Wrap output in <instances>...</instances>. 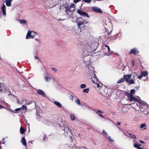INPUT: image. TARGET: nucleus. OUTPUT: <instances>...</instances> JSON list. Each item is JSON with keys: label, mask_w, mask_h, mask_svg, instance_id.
Returning <instances> with one entry per match:
<instances>
[{"label": "nucleus", "mask_w": 149, "mask_h": 149, "mask_svg": "<svg viewBox=\"0 0 149 149\" xmlns=\"http://www.w3.org/2000/svg\"><path fill=\"white\" fill-rule=\"evenodd\" d=\"M139 109H140L141 112H144V114H147L148 113V111H147L148 107L147 105L141 102H139Z\"/></svg>", "instance_id": "nucleus-4"}, {"label": "nucleus", "mask_w": 149, "mask_h": 149, "mask_svg": "<svg viewBox=\"0 0 149 149\" xmlns=\"http://www.w3.org/2000/svg\"><path fill=\"white\" fill-rule=\"evenodd\" d=\"M35 40H36V41H38V42H39L40 40L38 38H36L35 39Z\"/></svg>", "instance_id": "nucleus-51"}, {"label": "nucleus", "mask_w": 149, "mask_h": 149, "mask_svg": "<svg viewBox=\"0 0 149 149\" xmlns=\"http://www.w3.org/2000/svg\"><path fill=\"white\" fill-rule=\"evenodd\" d=\"M137 102L139 103V101L138 100L137 101ZM133 104L134 105V109L137 111L139 110V104H138L136 102H134Z\"/></svg>", "instance_id": "nucleus-11"}, {"label": "nucleus", "mask_w": 149, "mask_h": 149, "mask_svg": "<svg viewBox=\"0 0 149 149\" xmlns=\"http://www.w3.org/2000/svg\"><path fill=\"white\" fill-rule=\"evenodd\" d=\"M3 108V107L2 106L0 105V109Z\"/></svg>", "instance_id": "nucleus-58"}, {"label": "nucleus", "mask_w": 149, "mask_h": 149, "mask_svg": "<svg viewBox=\"0 0 149 149\" xmlns=\"http://www.w3.org/2000/svg\"><path fill=\"white\" fill-rule=\"evenodd\" d=\"M147 128V126L145 124H142L141 125L140 128L143 129H146Z\"/></svg>", "instance_id": "nucleus-23"}, {"label": "nucleus", "mask_w": 149, "mask_h": 149, "mask_svg": "<svg viewBox=\"0 0 149 149\" xmlns=\"http://www.w3.org/2000/svg\"><path fill=\"white\" fill-rule=\"evenodd\" d=\"M70 8H75V6L74 5L73 3L71 4V5H70Z\"/></svg>", "instance_id": "nucleus-42"}, {"label": "nucleus", "mask_w": 149, "mask_h": 149, "mask_svg": "<svg viewBox=\"0 0 149 149\" xmlns=\"http://www.w3.org/2000/svg\"><path fill=\"white\" fill-rule=\"evenodd\" d=\"M141 73L142 74L143 76L145 77L148 74V72L147 71H141Z\"/></svg>", "instance_id": "nucleus-25"}, {"label": "nucleus", "mask_w": 149, "mask_h": 149, "mask_svg": "<svg viewBox=\"0 0 149 149\" xmlns=\"http://www.w3.org/2000/svg\"><path fill=\"white\" fill-rule=\"evenodd\" d=\"M139 53V52L137 49L133 48L129 52V54H132L134 55H136Z\"/></svg>", "instance_id": "nucleus-8"}, {"label": "nucleus", "mask_w": 149, "mask_h": 149, "mask_svg": "<svg viewBox=\"0 0 149 149\" xmlns=\"http://www.w3.org/2000/svg\"><path fill=\"white\" fill-rule=\"evenodd\" d=\"M70 118L72 120H75V117L74 115L73 114L70 115Z\"/></svg>", "instance_id": "nucleus-32"}, {"label": "nucleus", "mask_w": 149, "mask_h": 149, "mask_svg": "<svg viewBox=\"0 0 149 149\" xmlns=\"http://www.w3.org/2000/svg\"><path fill=\"white\" fill-rule=\"evenodd\" d=\"M61 87H62L59 84H58L57 85V88H58V89H60V88H61Z\"/></svg>", "instance_id": "nucleus-50"}, {"label": "nucleus", "mask_w": 149, "mask_h": 149, "mask_svg": "<svg viewBox=\"0 0 149 149\" xmlns=\"http://www.w3.org/2000/svg\"><path fill=\"white\" fill-rule=\"evenodd\" d=\"M19 20L21 24H24L27 23L25 19H19Z\"/></svg>", "instance_id": "nucleus-24"}, {"label": "nucleus", "mask_w": 149, "mask_h": 149, "mask_svg": "<svg viewBox=\"0 0 149 149\" xmlns=\"http://www.w3.org/2000/svg\"><path fill=\"white\" fill-rule=\"evenodd\" d=\"M127 83H128V84L130 85L134 84L135 83V81L133 79H131L128 81Z\"/></svg>", "instance_id": "nucleus-21"}, {"label": "nucleus", "mask_w": 149, "mask_h": 149, "mask_svg": "<svg viewBox=\"0 0 149 149\" xmlns=\"http://www.w3.org/2000/svg\"><path fill=\"white\" fill-rule=\"evenodd\" d=\"M25 101V102H26V101L24 99H22L21 100H19L18 99H17V103L20 104H24V101Z\"/></svg>", "instance_id": "nucleus-18"}, {"label": "nucleus", "mask_w": 149, "mask_h": 149, "mask_svg": "<svg viewBox=\"0 0 149 149\" xmlns=\"http://www.w3.org/2000/svg\"><path fill=\"white\" fill-rule=\"evenodd\" d=\"M31 32L30 31H29L27 32V35L26 36V39H32V38H31Z\"/></svg>", "instance_id": "nucleus-15"}, {"label": "nucleus", "mask_w": 149, "mask_h": 149, "mask_svg": "<svg viewBox=\"0 0 149 149\" xmlns=\"http://www.w3.org/2000/svg\"><path fill=\"white\" fill-rule=\"evenodd\" d=\"M83 20V21L80 22H78V26L79 27L80 25L83 24L84 23V20Z\"/></svg>", "instance_id": "nucleus-33"}, {"label": "nucleus", "mask_w": 149, "mask_h": 149, "mask_svg": "<svg viewBox=\"0 0 149 149\" xmlns=\"http://www.w3.org/2000/svg\"><path fill=\"white\" fill-rule=\"evenodd\" d=\"M21 142L22 143L23 145L25 146H26V140L24 138L22 137V138Z\"/></svg>", "instance_id": "nucleus-19"}, {"label": "nucleus", "mask_w": 149, "mask_h": 149, "mask_svg": "<svg viewBox=\"0 0 149 149\" xmlns=\"http://www.w3.org/2000/svg\"><path fill=\"white\" fill-rule=\"evenodd\" d=\"M45 136H44L43 137V140H45Z\"/></svg>", "instance_id": "nucleus-59"}, {"label": "nucleus", "mask_w": 149, "mask_h": 149, "mask_svg": "<svg viewBox=\"0 0 149 149\" xmlns=\"http://www.w3.org/2000/svg\"><path fill=\"white\" fill-rule=\"evenodd\" d=\"M106 138L108 139V141L110 142H113L114 141L113 139H112L109 136H107Z\"/></svg>", "instance_id": "nucleus-27"}, {"label": "nucleus", "mask_w": 149, "mask_h": 149, "mask_svg": "<svg viewBox=\"0 0 149 149\" xmlns=\"http://www.w3.org/2000/svg\"><path fill=\"white\" fill-rule=\"evenodd\" d=\"M21 109V108H18L15 109V111H19Z\"/></svg>", "instance_id": "nucleus-49"}, {"label": "nucleus", "mask_w": 149, "mask_h": 149, "mask_svg": "<svg viewBox=\"0 0 149 149\" xmlns=\"http://www.w3.org/2000/svg\"><path fill=\"white\" fill-rule=\"evenodd\" d=\"M75 102L76 104L79 105L80 106L81 105V102L79 98H77V100L75 101Z\"/></svg>", "instance_id": "nucleus-30"}, {"label": "nucleus", "mask_w": 149, "mask_h": 149, "mask_svg": "<svg viewBox=\"0 0 149 149\" xmlns=\"http://www.w3.org/2000/svg\"><path fill=\"white\" fill-rule=\"evenodd\" d=\"M30 32L31 35V38H33L35 35L36 33L33 31H30Z\"/></svg>", "instance_id": "nucleus-31"}, {"label": "nucleus", "mask_w": 149, "mask_h": 149, "mask_svg": "<svg viewBox=\"0 0 149 149\" xmlns=\"http://www.w3.org/2000/svg\"><path fill=\"white\" fill-rule=\"evenodd\" d=\"M20 108H21V109H22V110H24V109L26 110L27 109L26 106V105H22V107H21Z\"/></svg>", "instance_id": "nucleus-39"}, {"label": "nucleus", "mask_w": 149, "mask_h": 149, "mask_svg": "<svg viewBox=\"0 0 149 149\" xmlns=\"http://www.w3.org/2000/svg\"><path fill=\"white\" fill-rule=\"evenodd\" d=\"M117 124L118 125H120L121 124V123L120 122H117Z\"/></svg>", "instance_id": "nucleus-52"}, {"label": "nucleus", "mask_w": 149, "mask_h": 149, "mask_svg": "<svg viewBox=\"0 0 149 149\" xmlns=\"http://www.w3.org/2000/svg\"><path fill=\"white\" fill-rule=\"evenodd\" d=\"M20 131L21 133L22 134L24 133L25 132L24 128H23V127H21L20 129Z\"/></svg>", "instance_id": "nucleus-28"}, {"label": "nucleus", "mask_w": 149, "mask_h": 149, "mask_svg": "<svg viewBox=\"0 0 149 149\" xmlns=\"http://www.w3.org/2000/svg\"><path fill=\"white\" fill-rule=\"evenodd\" d=\"M52 69L53 70H54V71H55V69H56V68H52Z\"/></svg>", "instance_id": "nucleus-57"}, {"label": "nucleus", "mask_w": 149, "mask_h": 149, "mask_svg": "<svg viewBox=\"0 0 149 149\" xmlns=\"http://www.w3.org/2000/svg\"><path fill=\"white\" fill-rule=\"evenodd\" d=\"M140 142L141 143H144V141H141V140H140Z\"/></svg>", "instance_id": "nucleus-54"}, {"label": "nucleus", "mask_w": 149, "mask_h": 149, "mask_svg": "<svg viewBox=\"0 0 149 149\" xmlns=\"http://www.w3.org/2000/svg\"><path fill=\"white\" fill-rule=\"evenodd\" d=\"M141 145V144H138L137 143H134L133 146L134 147L138 149Z\"/></svg>", "instance_id": "nucleus-26"}, {"label": "nucleus", "mask_w": 149, "mask_h": 149, "mask_svg": "<svg viewBox=\"0 0 149 149\" xmlns=\"http://www.w3.org/2000/svg\"><path fill=\"white\" fill-rule=\"evenodd\" d=\"M99 114V115L100 117H102V118H104V117H103V116L102 115H101V114Z\"/></svg>", "instance_id": "nucleus-55"}, {"label": "nucleus", "mask_w": 149, "mask_h": 149, "mask_svg": "<svg viewBox=\"0 0 149 149\" xmlns=\"http://www.w3.org/2000/svg\"><path fill=\"white\" fill-rule=\"evenodd\" d=\"M125 81L124 78L123 77L119 79L117 81V84H120L121 83Z\"/></svg>", "instance_id": "nucleus-22"}, {"label": "nucleus", "mask_w": 149, "mask_h": 149, "mask_svg": "<svg viewBox=\"0 0 149 149\" xmlns=\"http://www.w3.org/2000/svg\"><path fill=\"white\" fill-rule=\"evenodd\" d=\"M89 91V89L88 88L84 89L82 92L84 93H88Z\"/></svg>", "instance_id": "nucleus-34"}, {"label": "nucleus", "mask_w": 149, "mask_h": 149, "mask_svg": "<svg viewBox=\"0 0 149 149\" xmlns=\"http://www.w3.org/2000/svg\"><path fill=\"white\" fill-rule=\"evenodd\" d=\"M64 8L65 9V12L66 13H68V12H70L72 11V10H71L70 8L68 6H65Z\"/></svg>", "instance_id": "nucleus-14"}, {"label": "nucleus", "mask_w": 149, "mask_h": 149, "mask_svg": "<svg viewBox=\"0 0 149 149\" xmlns=\"http://www.w3.org/2000/svg\"><path fill=\"white\" fill-rule=\"evenodd\" d=\"M92 0H84L83 1L85 2L88 3H90Z\"/></svg>", "instance_id": "nucleus-43"}, {"label": "nucleus", "mask_w": 149, "mask_h": 149, "mask_svg": "<svg viewBox=\"0 0 149 149\" xmlns=\"http://www.w3.org/2000/svg\"><path fill=\"white\" fill-rule=\"evenodd\" d=\"M91 46L90 45H86L85 46L83 50L82 55L84 56H91L92 54V52L95 51V49L93 47V45H92Z\"/></svg>", "instance_id": "nucleus-3"}, {"label": "nucleus", "mask_w": 149, "mask_h": 149, "mask_svg": "<svg viewBox=\"0 0 149 149\" xmlns=\"http://www.w3.org/2000/svg\"><path fill=\"white\" fill-rule=\"evenodd\" d=\"M94 75L95 77H94V80L92 79V81L93 83L96 84L97 85V88H98L100 86L99 84L97 82H95V81L97 82L98 81V79L96 77L95 75L94 74V72L93 74Z\"/></svg>", "instance_id": "nucleus-10"}, {"label": "nucleus", "mask_w": 149, "mask_h": 149, "mask_svg": "<svg viewBox=\"0 0 149 149\" xmlns=\"http://www.w3.org/2000/svg\"><path fill=\"white\" fill-rule=\"evenodd\" d=\"M91 58V56H82L81 61V67L83 68L86 67L87 73L90 75L92 74L94 72V68L90 65Z\"/></svg>", "instance_id": "nucleus-1"}, {"label": "nucleus", "mask_w": 149, "mask_h": 149, "mask_svg": "<svg viewBox=\"0 0 149 149\" xmlns=\"http://www.w3.org/2000/svg\"><path fill=\"white\" fill-rule=\"evenodd\" d=\"M69 98H70V100H71L72 101L73 100V99L74 97H73V95H71L70 96Z\"/></svg>", "instance_id": "nucleus-47"}, {"label": "nucleus", "mask_w": 149, "mask_h": 149, "mask_svg": "<svg viewBox=\"0 0 149 149\" xmlns=\"http://www.w3.org/2000/svg\"><path fill=\"white\" fill-rule=\"evenodd\" d=\"M74 3H77L81 0H73Z\"/></svg>", "instance_id": "nucleus-46"}, {"label": "nucleus", "mask_w": 149, "mask_h": 149, "mask_svg": "<svg viewBox=\"0 0 149 149\" xmlns=\"http://www.w3.org/2000/svg\"><path fill=\"white\" fill-rule=\"evenodd\" d=\"M131 77V75L130 74H129L124 75L123 77L124 78L126 82L127 83L128 81L129 80V79H130Z\"/></svg>", "instance_id": "nucleus-9"}, {"label": "nucleus", "mask_w": 149, "mask_h": 149, "mask_svg": "<svg viewBox=\"0 0 149 149\" xmlns=\"http://www.w3.org/2000/svg\"><path fill=\"white\" fill-rule=\"evenodd\" d=\"M132 63H133V65H134V61H132Z\"/></svg>", "instance_id": "nucleus-62"}, {"label": "nucleus", "mask_w": 149, "mask_h": 149, "mask_svg": "<svg viewBox=\"0 0 149 149\" xmlns=\"http://www.w3.org/2000/svg\"><path fill=\"white\" fill-rule=\"evenodd\" d=\"M98 113H103V112L100 110H98L97 111H96V113L98 114H99Z\"/></svg>", "instance_id": "nucleus-45"}, {"label": "nucleus", "mask_w": 149, "mask_h": 149, "mask_svg": "<svg viewBox=\"0 0 149 149\" xmlns=\"http://www.w3.org/2000/svg\"><path fill=\"white\" fill-rule=\"evenodd\" d=\"M59 126L62 130L64 131V133L65 136H68L70 138L72 136L73 134L71 132L72 130L69 128L67 123L65 122H62L60 123Z\"/></svg>", "instance_id": "nucleus-2"}, {"label": "nucleus", "mask_w": 149, "mask_h": 149, "mask_svg": "<svg viewBox=\"0 0 149 149\" xmlns=\"http://www.w3.org/2000/svg\"><path fill=\"white\" fill-rule=\"evenodd\" d=\"M104 47L107 48L108 52H109L110 51V48L109 47L108 45H105Z\"/></svg>", "instance_id": "nucleus-44"}, {"label": "nucleus", "mask_w": 149, "mask_h": 149, "mask_svg": "<svg viewBox=\"0 0 149 149\" xmlns=\"http://www.w3.org/2000/svg\"><path fill=\"white\" fill-rule=\"evenodd\" d=\"M45 80L46 81H48L51 80V78L50 77H45Z\"/></svg>", "instance_id": "nucleus-38"}, {"label": "nucleus", "mask_w": 149, "mask_h": 149, "mask_svg": "<svg viewBox=\"0 0 149 149\" xmlns=\"http://www.w3.org/2000/svg\"><path fill=\"white\" fill-rule=\"evenodd\" d=\"M143 77V75H142V74L141 73V75L139 76L138 77V78L139 79H141V78L142 77Z\"/></svg>", "instance_id": "nucleus-48"}, {"label": "nucleus", "mask_w": 149, "mask_h": 149, "mask_svg": "<svg viewBox=\"0 0 149 149\" xmlns=\"http://www.w3.org/2000/svg\"><path fill=\"white\" fill-rule=\"evenodd\" d=\"M56 106H58L60 108H61L62 107V105L59 102L56 101Z\"/></svg>", "instance_id": "nucleus-35"}, {"label": "nucleus", "mask_w": 149, "mask_h": 149, "mask_svg": "<svg viewBox=\"0 0 149 149\" xmlns=\"http://www.w3.org/2000/svg\"><path fill=\"white\" fill-rule=\"evenodd\" d=\"M138 149H143L142 148L140 147Z\"/></svg>", "instance_id": "nucleus-60"}, {"label": "nucleus", "mask_w": 149, "mask_h": 149, "mask_svg": "<svg viewBox=\"0 0 149 149\" xmlns=\"http://www.w3.org/2000/svg\"><path fill=\"white\" fill-rule=\"evenodd\" d=\"M5 141H3V144H5Z\"/></svg>", "instance_id": "nucleus-64"}, {"label": "nucleus", "mask_w": 149, "mask_h": 149, "mask_svg": "<svg viewBox=\"0 0 149 149\" xmlns=\"http://www.w3.org/2000/svg\"><path fill=\"white\" fill-rule=\"evenodd\" d=\"M37 93L39 95H40L43 97H45L46 95L44 92L41 89H39L37 90Z\"/></svg>", "instance_id": "nucleus-12"}, {"label": "nucleus", "mask_w": 149, "mask_h": 149, "mask_svg": "<svg viewBox=\"0 0 149 149\" xmlns=\"http://www.w3.org/2000/svg\"><path fill=\"white\" fill-rule=\"evenodd\" d=\"M13 0H6V5L8 7H10L11 6V3Z\"/></svg>", "instance_id": "nucleus-16"}, {"label": "nucleus", "mask_w": 149, "mask_h": 149, "mask_svg": "<svg viewBox=\"0 0 149 149\" xmlns=\"http://www.w3.org/2000/svg\"><path fill=\"white\" fill-rule=\"evenodd\" d=\"M1 10L2 11L3 15H6V6L4 4H3L1 7Z\"/></svg>", "instance_id": "nucleus-13"}, {"label": "nucleus", "mask_w": 149, "mask_h": 149, "mask_svg": "<svg viewBox=\"0 0 149 149\" xmlns=\"http://www.w3.org/2000/svg\"><path fill=\"white\" fill-rule=\"evenodd\" d=\"M126 95L129 98L132 95H131L130 93H126Z\"/></svg>", "instance_id": "nucleus-41"}, {"label": "nucleus", "mask_w": 149, "mask_h": 149, "mask_svg": "<svg viewBox=\"0 0 149 149\" xmlns=\"http://www.w3.org/2000/svg\"><path fill=\"white\" fill-rule=\"evenodd\" d=\"M129 135L130 136H127V134H126V135L128 137L130 138L131 139H136V136L134 134L131 133H129Z\"/></svg>", "instance_id": "nucleus-17"}, {"label": "nucleus", "mask_w": 149, "mask_h": 149, "mask_svg": "<svg viewBox=\"0 0 149 149\" xmlns=\"http://www.w3.org/2000/svg\"><path fill=\"white\" fill-rule=\"evenodd\" d=\"M77 13L80 15H82L84 17H89L88 13L82 10L78 9L77 11Z\"/></svg>", "instance_id": "nucleus-6"}, {"label": "nucleus", "mask_w": 149, "mask_h": 149, "mask_svg": "<svg viewBox=\"0 0 149 149\" xmlns=\"http://www.w3.org/2000/svg\"><path fill=\"white\" fill-rule=\"evenodd\" d=\"M103 134H104V136L105 137H107V132L105 131H104V130H103Z\"/></svg>", "instance_id": "nucleus-37"}, {"label": "nucleus", "mask_w": 149, "mask_h": 149, "mask_svg": "<svg viewBox=\"0 0 149 149\" xmlns=\"http://www.w3.org/2000/svg\"><path fill=\"white\" fill-rule=\"evenodd\" d=\"M80 87L81 88H84L86 87V86L85 84H82L80 85Z\"/></svg>", "instance_id": "nucleus-36"}, {"label": "nucleus", "mask_w": 149, "mask_h": 149, "mask_svg": "<svg viewBox=\"0 0 149 149\" xmlns=\"http://www.w3.org/2000/svg\"><path fill=\"white\" fill-rule=\"evenodd\" d=\"M69 149H79L75 145H74L72 147H69Z\"/></svg>", "instance_id": "nucleus-29"}, {"label": "nucleus", "mask_w": 149, "mask_h": 149, "mask_svg": "<svg viewBox=\"0 0 149 149\" xmlns=\"http://www.w3.org/2000/svg\"><path fill=\"white\" fill-rule=\"evenodd\" d=\"M54 104H56V101H55L54 102Z\"/></svg>", "instance_id": "nucleus-63"}, {"label": "nucleus", "mask_w": 149, "mask_h": 149, "mask_svg": "<svg viewBox=\"0 0 149 149\" xmlns=\"http://www.w3.org/2000/svg\"><path fill=\"white\" fill-rule=\"evenodd\" d=\"M135 93V90L132 89H131L130 91V93L131 94V95H132L134 94Z\"/></svg>", "instance_id": "nucleus-40"}, {"label": "nucleus", "mask_w": 149, "mask_h": 149, "mask_svg": "<svg viewBox=\"0 0 149 149\" xmlns=\"http://www.w3.org/2000/svg\"><path fill=\"white\" fill-rule=\"evenodd\" d=\"M92 10L94 12H96L99 13H102V11L101 9L99 8L96 6H93L92 7Z\"/></svg>", "instance_id": "nucleus-7"}, {"label": "nucleus", "mask_w": 149, "mask_h": 149, "mask_svg": "<svg viewBox=\"0 0 149 149\" xmlns=\"http://www.w3.org/2000/svg\"><path fill=\"white\" fill-rule=\"evenodd\" d=\"M129 99L130 100L131 102L137 101L136 99L132 95Z\"/></svg>", "instance_id": "nucleus-20"}, {"label": "nucleus", "mask_w": 149, "mask_h": 149, "mask_svg": "<svg viewBox=\"0 0 149 149\" xmlns=\"http://www.w3.org/2000/svg\"><path fill=\"white\" fill-rule=\"evenodd\" d=\"M32 102H29V103L25 104L26 105H29L31 104Z\"/></svg>", "instance_id": "nucleus-53"}, {"label": "nucleus", "mask_w": 149, "mask_h": 149, "mask_svg": "<svg viewBox=\"0 0 149 149\" xmlns=\"http://www.w3.org/2000/svg\"><path fill=\"white\" fill-rule=\"evenodd\" d=\"M40 118L42 120V123H44L45 124H47L48 125H50L52 124L54 125L55 123V122L52 120H50V121H48L47 120L45 119V118H43L42 117L40 116H38V118H37V119L38 120H40V119H39V118Z\"/></svg>", "instance_id": "nucleus-5"}, {"label": "nucleus", "mask_w": 149, "mask_h": 149, "mask_svg": "<svg viewBox=\"0 0 149 149\" xmlns=\"http://www.w3.org/2000/svg\"><path fill=\"white\" fill-rule=\"evenodd\" d=\"M35 59H37H37H39L38 57V56H35Z\"/></svg>", "instance_id": "nucleus-56"}, {"label": "nucleus", "mask_w": 149, "mask_h": 149, "mask_svg": "<svg viewBox=\"0 0 149 149\" xmlns=\"http://www.w3.org/2000/svg\"><path fill=\"white\" fill-rule=\"evenodd\" d=\"M8 95H9V96L10 95H12V94H11V93H10L8 94Z\"/></svg>", "instance_id": "nucleus-61"}]
</instances>
